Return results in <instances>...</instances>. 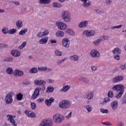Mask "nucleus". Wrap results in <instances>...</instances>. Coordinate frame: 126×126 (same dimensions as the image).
<instances>
[{
  "label": "nucleus",
  "mask_w": 126,
  "mask_h": 126,
  "mask_svg": "<svg viewBox=\"0 0 126 126\" xmlns=\"http://www.w3.org/2000/svg\"><path fill=\"white\" fill-rule=\"evenodd\" d=\"M61 16L64 22H70L71 18H70V13L67 11H62Z\"/></svg>",
  "instance_id": "obj_1"
},
{
  "label": "nucleus",
  "mask_w": 126,
  "mask_h": 126,
  "mask_svg": "<svg viewBox=\"0 0 126 126\" xmlns=\"http://www.w3.org/2000/svg\"><path fill=\"white\" fill-rule=\"evenodd\" d=\"M71 106V104L68 100H63L59 103V107L62 109H68Z\"/></svg>",
  "instance_id": "obj_2"
},
{
  "label": "nucleus",
  "mask_w": 126,
  "mask_h": 126,
  "mask_svg": "<svg viewBox=\"0 0 126 126\" xmlns=\"http://www.w3.org/2000/svg\"><path fill=\"white\" fill-rule=\"evenodd\" d=\"M64 120V117L60 114H55L53 116V121L56 124H61Z\"/></svg>",
  "instance_id": "obj_3"
},
{
  "label": "nucleus",
  "mask_w": 126,
  "mask_h": 126,
  "mask_svg": "<svg viewBox=\"0 0 126 126\" xmlns=\"http://www.w3.org/2000/svg\"><path fill=\"white\" fill-rule=\"evenodd\" d=\"M53 120L45 119L42 120L39 126H53Z\"/></svg>",
  "instance_id": "obj_4"
},
{
  "label": "nucleus",
  "mask_w": 126,
  "mask_h": 126,
  "mask_svg": "<svg viewBox=\"0 0 126 126\" xmlns=\"http://www.w3.org/2000/svg\"><path fill=\"white\" fill-rule=\"evenodd\" d=\"M62 45L64 48H69V45H70V41L67 38H63L62 40Z\"/></svg>",
  "instance_id": "obj_5"
},
{
  "label": "nucleus",
  "mask_w": 126,
  "mask_h": 126,
  "mask_svg": "<svg viewBox=\"0 0 126 126\" xmlns=\"http://www.w3.org/2000/svg\"><path fill=\"white\" fill-rule=\"evenodd\" d=\"M122 89H125V87L123 85H116L112 88V90H113V91H116V92L121 91Z\"/></svg>",
  "instance_id": "obj_6"
},
{
  "label": "nucleus",
  "mask_w": 126,
  "mask_h": 126,
  "mask_svg": "<svg viewBox=\"0 0 126 126\" xmlns=\"http://www.w3.org/2000/svg\"><path fill=\"white\" fill-rule=\"evenodd\" d=\"M56 25L60 30H64L66 28V25L61 22H57Z\"/></svg>",
  "instance_id": "obj_7"
},
{
  "label": "nucleus",
  "mask_w": 126,
  "mask_h": 126,
  "mask_svg": "<svg viewBox=\"0 0 126 126\" xmlns=\"http://www.w3.org/2000/svg\"><path fill=\"white\" fill-rule=\"evenodd\" d=\"M39 95H40V90L39 88H36L34 90V91L32 95V99H35L38 97H39Z\"/></svg>",
  "instance_id": "obj_8"
},
{
  "label": "nucleus",
  "mask_w": 126,
  "mask_h": 126,
  "mask_svg": "<svg viewBox=\"0 0 126 126\" xmlns=\"http://www.w3.org/2000/svg\"><path fill=\"white\" fill-rule=\"evenodd\" d=\"M7 117L8 118V120L9 121L10 123L12 124L13 126H17V124H15V120H14V119H13V118H15V116L7 115Z\"/></svg>",
  "instance_id": "obj_9"
},
{
  "label": "nucleus",
  "mask_w": 126,
  "mask_h": 126,
  "mask_svg": "<svg viewBox=\"0 0 126 126\" xmlns=\"http://www.w3.org/2000/svg\"><path fill=\"white\" fill-rule=\"evenodd\" d=\"M34 83L36 86H44V85H46V81L43 80H35Z\"/></svg>",
  "instance_id": "obj_10"
},
{
  "label": "nucleus",
  "mask_w": 126,
  "mask_h": 126,
  "mask_svg": "<svg viewBox=\"0 0 126 126\" xmlns=\"http://www.w3.org/2000/svg\"><path fill=\"white\" fill-rule=\"evenodd\" d=\"M6 104H11L12 103V95L11 94H7L5 98Z\"/></svg>",
  "instance_id": "obj_11"
},
{
  "label": "nucleus",
  "mask_w": 126,
  "mask_h": 126,
  "mask_svg": "<svg viewBox=\"0 0 126 126\" xmlns=\"http://www.w3.org/2000/svg\"><path fill=\"white\" fill-rule=\"evenodd\" d=\"M124 79V76H118L117 77H114L112 79L113 83H117V82H120V81H122Z\"/></svg>",
  "instance_id": "obj_12"
},
{
  "label": "nucleus",
  "mask_w": 126,
  "mask_h": 126,
  "mask_svg": "<svg viewBox=\"0 0 126 126\" xmlns=\"http://www.w3.org/2000/svg\"><path fill=\"white\" fill-rule=\"evenodd\" d=\"M90 56L92 58H99L100 57V54L99 52L96 50H92L90 52Z\"/></svg>",
  "instance_id": "obj_13"
},
{
  "label": "nucleus",
  "mask_w": 126,
  "mask_h": 126,
  "mask_svg": "<svg viewBox=\"0 0 126 126\" xmlns=\"http://www.w3.org/2000/svg\"><path fill=\"white\" fill-rule=\"evenodd\" d=\"M88 25V21H84L79 23L78 26L79 28H86Z\"/></svg>",
  "instance_id": "obj_14"
},
{
  "label": "nucleus",
  "mask_w": 126,
  "mask_h": 126,
  "mask_svg": "<svg viewBox=\"0 0 126 126\" xmlns=\"http://www.w3.org/2000/svg\"><path fill=\"white\" fill-rule=\"evenodd\" d=\"M24 73L23 71L16 69L14 71V76H23Z\"/></svg>",
  "instance_id": "obj_15"
},
{
  "label": "nucleus",
  "mask_w": 126,
  "mask_h": 126,
  "mask_svg": "<svg viewBox=\"0 0 126 126\" xmlns=\"http://www.w3.org/2000/svg\"><path fill=\"white\" fill-rule=\"evenodd\" d=\"M110 106L113 111H116V110L118 109V101L114 100V101L112 102Z\"/></svg>",
  "instance_id": "obj_16"
},
{
  "label": "nucleus",
  "mask_w": 126,
  "mask_h": 126,
  "mask_svg": "<svg viewBox=\"0 0 126 126\" xmlns=\"http://www.w3.org/2000/svg\"><path fill=\"white\" fill-rule=\"evenodd\" d=\"M21 53L20 51L16 50H12L11 51V55L13 56V57H15L16 58H17V57H20Z\"/></svg>",
  "instance_id": "obj_17"
},
{
  "label": "nucleus",
  "mask_w": 126,
  "mask_h": 126,
  "mask_svg": "<svg viewBox=\"0 0 126 126\" xmlns=\"http://www.w3.org/2000/svg\"><path fill=\"white\" fill-rule=\"evenodd\" d=\"M112 53L114 55H121L122 54V50L119 48L116 47L112 50Z\"/></svg>",
  "instance_id": "obj_18"
},
{
  "label": "nucleus",
  "mask_w": 126,
  "mask_h": 126,
  "mask_svg": "<svg viewBox=\"0 0 126 126\" xmlns=\"http://www.w3.org/2000/svg\"><path fill=\"white\" fill-rule=\"evenodd\" d=\"M81 1H83V6L84 7H87L91 5V1L89 0H81Z\"/></svg>",
  "instance_id": "obj_19"
},
{
  "label": "nucleus",
  "mask_w": 126,
  "mask_h": 126,
  "mask_svg": "<svg viewBox=\"0 0 126 126\" xmlns=\"http://www.w3.org/2000/svg\"><path fill=\"white\" fill-rule=\"evenodd\" d=\"M54 98L51 97L49 99H45V103L47 106H50L52 105V103H54Z\"/></svg>",
  "instance_id": "obj_20"
},
{
  "label": "nucleus",
  "mask_w": 126,
  "mask_h": 126,
  "mask_svg": "<svg viewBox=\"0 0 126 126\" xmlns=\"http://www.w3.org/2000/svg\"><path fill=\"white\" fill-rule=\"evenodd\" d=\"M16 25L18 29H20L23 26V23H22V21L19 20L16 22Z\"/></svg>",
  "instance_id": "obj_21"
},
{
  "label": "nucleus",
  "mask_w": 126,
  "mask_h": 126,
  "mask_svg": "<svg viewBox=\"0 0 126 126\" xmlns=\"http://www.w3.org/2000/svg\"><path fill=\"white\" fill-rule=\"evenodd\" d=\"M79 59V57L77 55H72L70 56V60L73 61V62H77V60Z\"/></svg>",
  "instance_id": "obj_22"
},
{
  "label": "nucleus",
  "mask_w": 126,
  "mask_h": 126,
  "mask_svg": "<svg viewBox=\"0 0 126 126\" xmlns=\"http://www.w3.org/2000/svg\"><path fill=\"white\" fill-rule=\"evenodd\" d=\"M65 32L67 33V34H69V35H71V36H74L75 35V33L71 29L65 30Z\"/></svg>",
  "instance_id": "obj_23"
},
{
  "label": "nucleus",
  "mask_w": 126,
  "mask_h": 126,
  "mask_svg": "<svg viewBox=\"0 0 126 126\" xmlns=\"http://www.w3.org/2000/svg\"><path fill=\"white\" fill-rule=\"evenodd\" d=\"M55 89L52 86H49L47 87L46 93H53Z\"/></svg>",
  "instance_id": "obj_24"
},
{
  "label": "nucleus",
  "mask_w": 126,
  "mask_h": 126,
  "mask_svg": "<svg viewBox=\"0 0 126 126\" xmlns=\"http://www.w3.org/2000/svg\"><path fill=\"white\" fill-rule=\"evenodd\" d=\"M70 89V87L68 85L65 86L63 87L62 89H61V92H67V91H68Z\"/></svg>",
  "instance_id": "obj_25"
},
{
  "label": "nucleus",
  "mask_w": 126,
  "mask_h": 126,
  "mask_svg": "<svg viewBox=\"0 0 126 126\" xmlns=\"http://www.w3.org/2000/svg\"><path fill=\"white\" fill-rule=\"evenodd\" d=\"M51 2V0H39V3L40 4H48Z\"/></svg>",
  "instance_id": "obj_26"
},
{
  "label": "nucleus",
  "mask_w": 126,
  "mask_h": 126,
  "mask_svg": "<svg viewBox=\"0 0 126 126\" xmlns=\"http://www.w3.org/2000/svg\"><path fill=\"white\" fill-rule=\"evenodd\" d=\"M4 63H11V62H13V58L11 57H8V58H6L3 60Z\"/></svg>",
  "instance_id": "obj_27"
},
{
  "label": "nucleus",
  "mask_w": 126,
  "mask_h": 126,
  "mask_svg": "<svg viewBox=\"0 0 126 126\" xmlns=\"http://www.w3.org/2000/svg\"><path fill=\"white\" fill-rule=\"evenodd\" d=\"M79 80L80 81H83V82L85 83V84L89 83V79L86 78V77H81L79 79Z\"/></svg>",
  "instance_id": "obj_28"
},
{
  "label": "nucleus",
  "mask_w": 126,
  "mask_h": 126,
  "mask_svg": "<svg viewBox=\"0 0 126 126\" xmlns=\"http://www.w3.org/2000/svg\"><path fill=\"white\" fill-rule=\"evenodd\" d=\"M120 92L115 96V98H117V99H120L122 97V95H123L124 93V89H122L121 91H119Z\"/></svg>",
  "instance_id": "obj_29"
},
{
  "label": "nucleus",
  "mask_w": 126,
  "mask_h": 126,
  "mask_svg": "<svg viewBox=\"0 0 126 126\" xmlns=\"http://www.w3.org/2000/svg\"><path fill=\"white\" fill-rule=\"evenodd\" d=\"M94 96V94H93V93L90 92L86 95V99H88V100H91Z\"/></svg>",
  "instance_id": "obj_30"
},
{
  "label": "nucleus",
  "mask_w": 126,
  "mask_h": 126,
  "mask_svg": "<svg viewBox=\"0 0 126 126\" xmlns=\"http://www.w3.org/2000/svg\"><path fill=\"white\" fill-rule=\"evenodd\" d=\"M26 44H27L26 41L23 42L22 44L18 47V49L19 50H23V49H24V48H25L26 46Z\"/></svg>",
  "instance_id": "obj_31"
},
{
  "label": "nucleus",
  "mask_w": 126,
  "mask_h": 126,
  "mask_svg": "<svg viewBox=\"0 0 126 126\" xmlns=\"http://www.w3.org/2000/svg\"><path fill=\"white\" fill-rule=\"evenodd\" d=\"M16 98L17 100L21 101V100L23 99V94H22L21 93H19L18 94H16Z\"/></svg>",
  "instance_id": "obj_32"
},
{
  "label": "nucleus",
  "mask_w": 126,
  "mask_h": 126,
  "mask_svg": "<svg viewBox=\"0 0 126 126\" xmlns=\"http://www.w3.org/2000/svg\"><path fill=\"white\" fill-rule=\"evenodd\" d=\"M6 71L8 74H13L14 73L13 72V69H12V68L11 67H8L6 69Z\"/></svg>",
  "instance_id": "obj_33"
},
{
  "label": "nucleus",
  "mask_w": 126,
  "mask_h": 126,
  "mask_svg": "<svg viewBox=\"0 0 126 126\" xmlns=\"http://www.w3.org/2000/svg\"><path fill=\"white\" fill-rule=\"evenodd\" d=\"M30 118H36V114L35 113L32 112V111H29V116Z\"/></svg>",
  "instance_id": "obj_34"
},
{
  "label": "nucleus",
  "mask_w": 126,
  "mask_h": 126,
  "mask_svg": "<svg viewBox=\"0 0 126 126\" xmlns=\"http://www.w3.org/2000/svg\"><path fill=\"white\" fill-rule=\"evenodd\" d=\"M30 73H37L38 69L36 67H32L30 70Z\"/></svg>",
  "instance_id": "obj_35"
},
{
  "label": "nucleus",
  "mask_w": 126,
  "mask_h": 126,
  "mask_svg": "<svg viewBox=\"0 0 126 126\" xmlns=\"http://www.w3.org/2000/svg\"><path fill=\"white\" fill-rule=\"evenodd\" d=\"M52 5L54 7H62L63 5L58 2H53Z\"/></svg>",
  "instance_id": "obj_36"
},
{
  "label": "nucleus",
  "mask_w": 126,
  "mask_h": 126,
  "mask_svg": "<svg viewBox=\"0 0 126 126\" xmlns=\"http://www.w3.org/2000/svg\"><path fill=\"white\" fill-rule=\"evenodd\" d=\"M48 42V38H42L39 40L40 44H46Z\"/></svg>",
  "instance_id": "obj_37"
},
{
  "label": "nucleus",
  "mask_w": 126,
  "mask_h": 126,
  "mask_svg": "<svg viewBox=\"0 0 126 126\" xmlns=\"http://www.w3.org/2000/svg\"><path fill=\"white\" fill-rule=\"evenodd\" d=\"M56 36H60V37H63V35H64V33L61 31H58L56 33Z\"/></svg>",
  "instance_id": "obj_38"
},
{
  "label": "nucleus",
  "mask_w": 126,
  "mask_h": 126,
  "mask_svg": "<svg viewBox=\"0 0 126 126\" xmlns=\"http://www.w3.org/2000/svg\"><path fill=\"white\" fill-rule=\"evenodd\" d=\"M110 101H111V98H110L109 97V96L105 97L103 99V101H102V104H103V105H104V104H105V103L110 102Z\"/></svg>",
  "instance_id": "obj_39"
},
{
  "label": "nucleus",
  "mask_w": 126,
  "mask_h": 126,
  "mask_svg": "<svg viewBox=\"0 0 126 126\" xmlns=\"http://www.w3.org/2000/svg\"><path fill=\"white\" fill-rule=\"evenodd\" d=\"M27 31H28V29H24V30H21V31H20V32H19V34L21 35H25V33H26Z\"/></svg>",
  "instance_id": "obj_40"
},
{
  "label": "nucleus",
  "mask_w": 126,
  "mask_h": 126,
  "mask_svg": "<svg viewBox=\"0 0 126 126\" xmlns=\"http://www.w3.org/2000/svg\"><path fill=\"white\" fill-rule=\"evenodd\" d=\"M101 41H103L102 39H98L97 40L94 41V44L96 46H98V45H100V43H101Z\"/></svg>",
  "instance_id": "obj_41"
},
{
  "label": "nucleus",
  "mask_w": 126,
  "mask_h": 126,
  "mask_svg": "<svg viewBox=\"0 0 126 126\" xmlns=\"http://www.w3.org/2000/svg\"><path fill=\"white\" fill-rule=\"evenodd\" d=\"M38 70H39V71H46V70H47V67H38Z\"/></svg>",
  "instance_id": "obj_42"
},
{
  "label": "nucleus",
  "mask_w": 126,
  "mask_h": 126,
  "mask_svg": "<svg viewBox=\"0 0 126 126\" xmlns=\"http://www.w3.org/2000/svg\"><path fill=\"white\" fill-rule=\"evenodd\" d=\"M9 34H15L16 33V29H12L9 30Z\"/></svg>",
  "instance_id": "obj_43"
},
{
  "label": "nucleus",
  "mask_w": 126,
  "mask_h": 126,
  "mask_svg": "<svg viewBox=\"0 0 126 126\" xmlns=\"http://www.w3.org/2000/svg\"><path fill=\"white\" fill-rule=\"evenodd\" d=\"M107 96L109 98H113V97H114V93H113V91H109L107 94Z\"/></svg>",
  "instance_id": "obj_44"
},
{
  "label": "nucleus",
  "mask_w": 126,
  "mask_h": 126,
  "mask_svg": "<svg viewBox=\"0 0 126 126\" xmlns=\"http://www.w3.org/2000/svg\"><path fill=\"white\" fill-rule=\"evenodd\" d=\"M100 112L102 113V114H108V113H109V110L101 108L100 109Z\"/></svg>",
  "instance_id": "obj_45"
},
{
  "label": "nucleus",
  "mask_w": 126,
  "mask_h": 126,
  "mask_svg": "<svg viewBox=\"0 0 126 126\" xmlns=\"http://www.w3.org/2000/svg\"><path fill=\"white\" fill-rule=\"evenodd\" d=\"M55 56H57L58 57H61L62 56V52L59 50H56L55 52Z\"/></svg>",
  "instance_id": "obj_46"
},
{
  "label": "nucleus",
  "mask_w": 126,
  "mask_h": 126,
  "mask_svg": "<svg viewBox=\"0 0 126 126\" xmlns=\"http://www.w3.org/2000/svg\"><path fill=\"white\" fill-rule=\"evenodd\" d=\"M2 32L4 33V34H7V33H8L9 31H8V29L6 28H3L2 29Z\"/></svg>",
  "instance_id": "obj_47"
},
{
  "label": "nucleus",
  "mask_w": 126,
  "mask_h": 126,
  "mask_svg": "<svg viewBox=\"0 0 126 126\" xmlns=\"http://www.w3.org/2000/svg\"><path fill=\"white\" fill-rule=\"evenodd\" d=\"M44 36V33L42 32H39L37 33V34L36 35L38 38H40L41 37H43Z\"/></svg>",
  "instance_id": "obj_48"
},
{
  "label": "nucleus",
  "mask_w": 126,
  "mask_h": 126,
  "mask_svg": "<svg viewBox=\"0 0 126 126\" xmlns=\"http://www.w3.org/2000/svg\"><path fill=\"white\" fill-rule=\"evenodd\" d=\"M95 34V31H89V37H91Z\"/></svg>",
  "instance_id": "obj_49"
},
{
  "label": "nucleus",
  "mask_w": 126,
  "mask_h": 126,
  "mask_svg": "<svg viewBox=\"0 0 126 126\" xmlns=\"http://www.w3.org/2000/svg\"><path fill=\"white\" fill-rule=\"evenodd\" d=\"M83 34L85 35V36H87V37H89V31L86 30L84 31L83 32Z\"/></svg>",
  "instance_id": "obj_50"
},
{
  "label": "nucleus",
  "mask_w": 126,
  "mask_h": 126,
  "mask_svg": "<svg viewBox=\"0 0 126 126\" xmlns=\"http://www.w3.org/2000/svg\"><path fill=\"white\" fill-rule=\"evenodd\" d=\"M86 109H87L88 112H91L92 111V108L90 105H86Z\"/></svg>",
  "instance_id": "obj_51"
},
{
  "label": "nucleus",
  "mask_w": 126,
  "mask_h": 126,
  "mask_svg": "<svg viewBox=\"0 0 126 126\" xmlns=\"http://www.w3.org/2000/svg\"><path fill=\"white\" fill-rule=\"evenodd\" d=\"M36 103L34 102H32L31 103V108L32 110H35L36 109Z\"/></svg>",
  "instance_id": "obj_52"
},
{
  "label": "nucleus",
  "mask_w": 126,
  "mask_h": 126,
  "mask_svg": "<svg viewBox=\"0 0 126 126\" xmlns=\"http://www.w3.org/2000/svg\"><path fill=\"white\" fill-rule=\"evenodd\" d=\"M95 11L96 13H98V14H101L102 13H104V11L103 10H101L99 9H95Z\"/></svg>",
  "instance_id": "obj_53"
},
{
  "label": "nucleus",
  "mask_w": 126,
  "mask_h": 126,
  "mask_svg": "<svg viewBox=\"0 0 126 126\" xmlns=\"http://www.w3.org/2000/svg\"><path fill=\"white\" fill-rule=\"evenodd\" d=\"M122 27H123V26L122 25H120L119 26L112 27L111 28V29H112V30H114V29H116V28H122Z\"/></svg>",
  "instance_id": "obj_54"
},
{
  "label": "nucleus",
  "mask_w": 126,
  "mask_h": 126,
  "mask_svg": "<svg viewBox=\"0 0 126 126\" xmlns=\"http://www.w3.org/2000/svg\"><path fill=\"white\" fill-rule=\"evenodd\" d=\"M114 59L115 60H117V61H120V60L121 59V56H120V55H115Z\"/></svg>",
  "instance_id": "obj_55"
},
{
  "label": "nucleus",
  "mask_w": 126,
  "mask_h": 126,
  "mask_svg": "<svg viewBox=\"0 0 126 126\" xmlns=\"http://www.w3.org/2000/svg\"><path fill=\"white\" fill-rule=\"evenodd\" d=\"M92 70L93 71H95V70H97V66L95 65H92L91 66Z\"/></svg>",
  "instance_id": "obj_56"
},
{
  "label": "nucleus",
  "mask_w": 126,
  "mask_h": 126,
  "mask_svg": "<svg viewBox=\"0 0 126 126\" xmlns=\"http://www.w3.org/2000/svg\"><path fill=\"white\" fill-rule=\"evenodd\" d=\"M120 68L122 69V70H125V69H126V64L120 65Z\"/></svg>",
  "instance_id": "obj_57"
},
{
  "label": "nucleus",
  "mask_w": 126,
  "mask_h": 126,
  "mask_svg": "<svg viewBox=\"0 0 126 126\" xmlns=\"http://www.w3.org/2000/svg\"><path fill=\"white\" fill-rule=\"evenodd\" d=\"M123 104H126V93L123 97Z\"/></svg>",
  "instance_id": "obj_58"
},
{
  "label": "nucleus",
  "mask_w": 126,
  "mask_h": 126,
  "mask_svg": "<svg viewBox=\"0 0 126 126\" xmlns=\"http://www.w3.org/2000/svg\"><path fill=\"white\" fill-rule=\"evenodd\" d=\"M106 4H112V0H105Z\"/></svg>",
  "instance_id": "obj_59"
},
{
  "label": "nucleus",
  "mask_w": 126,
  "mask_h": 126,
  "mask_svg": "<svg viewBox=\"0 0 126 126\" xmlns=\"http://www.w3.org/2000/svg\"><path fill=\"white\" fill-rule=\"evenodd\" d=\"M103 39H102V41H105V40H108L109 39V36L108 35H103Z\"/></svg>",
  "instance_id": "obj_60"
},
{
  "label": "nucleus",
  "mask_w": 126,
  "mask_h": 126,
  "mask_svg": "<svg viewBox=\"0 0 126 126\" xmlns=\"http://www.w3.org/2000/svg\"><path fill=\"white\" fill-rule=\"evenodd\" d=\"M43 36H47L48 34H49V31H45L44 32H43Z\"/></svg>",
  "instance_id": "obj_61"
},
{
  "label": "nucleus",
  "mask_w": 126,
  "mask_h": 126,
  "mask_svg": "<svg viewBox=\"0 0 126 126\" xmlns=\"http://www.w3.org/2000/svg\"><path fill=\"white\" fill-rule=\"evenodd\" d=\"M12 3H15V4H16V5H20V2H19V1H12Z\"/></svg>",
  "instance_id": "obj_62"
},
{
  "label": "nucleus",
  "mask_w": 126,
  "mask_h": 126,
  "mask_svg": "<svg viewBox=\"0 0 126 126\" xmlns=\"http://www.w3.org/2000/svg\"><path fill=\"white\" fill-rule=\"evenodd\" d=\"M44 101V98H39L37 100L38 103H41V102H43Z\"/></svg>",
  "instance_id": "obj_63"
},
{
  "label": "nucleus",
  "mask_w": 126,
  "mask_h": 126,
  "mask_svg": "<svg viewBox=\"0 0 126 126\" xmlns=\"http://www.w3.org/2000/svg\"><path fill=\"white\" fill-rule=\"evenodd\" d=\"M23 84L24 85H29L30 84V83H29V82H27V81H24L23 82Z\"/></svg>",
  "instance_id": "obj_64"
}]
</instances>
